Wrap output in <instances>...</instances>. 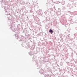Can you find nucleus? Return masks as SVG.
<instances>
[{
  "label": "nucleus",
  "mask_w": 77,
  "mask_h": 77,
  "mask_svg": "<svg viewBox=\"0 0 77 77\" xmlns=\"http://www.w3.org/2000/svg\"><path fill=\"white\" fill-rule=\"evenodd\" d=\"M49 32L51 33V34H52V33H53V30L51 29H50L49 30Z\"/></svg>",
  "instance_id": "obj_1"
}]
</instances>
